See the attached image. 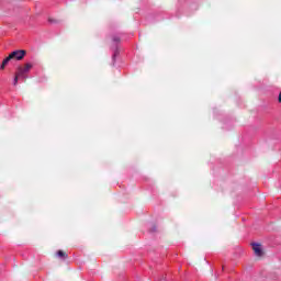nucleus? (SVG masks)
<instances>
[{
    "label": "nucleus",
    "instance_id": "nucleus-4",
    "mask_svg": "<svg viewBox=\"0 0 281 281\" xmlns=\"http://www.w3.org/2000/svg\"><path fill=\"white\" fill-rule=\"evenodd\" d=\"M57 256H58V258H65V259L68 258L67 252L64 250H58Z\"/></svg>",
    "mask_w": 281,
    "mask_h": 281
},
{
    "label": "nucleus",
    "instance_id": "nucleus-3",
    "mask_svg": "<svg viewBox=\"0 0 281 281\" xmlns=\"http://www.w3.org/2000/svg\"><path fill=\"white\" fill-rule=\"evenodd\" d=\"M252 250L257 258H262V256H265V250H262V245L260 244H252Z\"/></svg>",
    "mask_w": 281,
    "mask_h": 281
},
{
    "label": "nucleus",
    "instance_id": "nucleus-6",
    "mask_svg": "<svg viewBox=\"0 0 281 281\" xmlns=\"http://www.w3.org/2000/svg\"><path fill=\"white\" fill-rule=\"evenodd\" d=\"M0 69H5V65H3V61H2V64L0 66Z\"/></svg>",
    "mask_w": 281,
    "mask_h": 281
},
{
    "label": "nucleus",
    "instance_id": "nucleus-5",
    "mask_svg": "<svg viewBox=\"0 0 281 281\" xmlns=\"http://www.w3.org/2000/svg\"><path fill=\"white\" fill-rule=\"evenodd\" d=\"M10 60H12V57H10V55H9L7 58H4V59H3V61H2V63H3V65H5V66H7V65H8V63H10Z\"/></svg>",
    "mask_w": 281,
    "mask_h": 281
},
{
    "label": "nucleus",
    "instance_id": "nucleus-2",
    "mask_svg": "<svg viewBox=\"0 0 281 281\" xmlns=\"http://www.w3.org/2000/svg\"><path fill=\"white\" fill-rule=\"evenodd\" d=\"M27 52L23 49L14 50L9 56L11 57V60H23L25 58V55Z\"/></svg>",
    "mask_w": 281,
    "mask_h": 281
},
{
    "label": "nucleus",
    "instance_id": "nucleus-7",
    "mask_svg": "<svg viewBox=\"0 0 281 281\" xmlns=\"http://www.w3.org/2000/svg\"><path fill=\"white\" fill-rule=\"evenodd\" d=\"M114 41H115L116 43H120V37H114Z\"/></svg>",
    "mask_w": 281,
    "mask_h": 281
},
{
    "label": "nucleus",
    "instance_id": "nucleus-1",
    "mask_svg": "<svg viewBox=\"0 0 281 281\" xmlns=\"http://www.w3.org/2000/svg\"><path fill=\"white\" fill-rule=\"evenodd\" d=\"M32 69V64H25L24 66H19L15 72L13 85L16 87L19 85V78H23Z\"/></svg>",
    "mask_w": 281,
    "mask_h": 281
}]
</instances>
